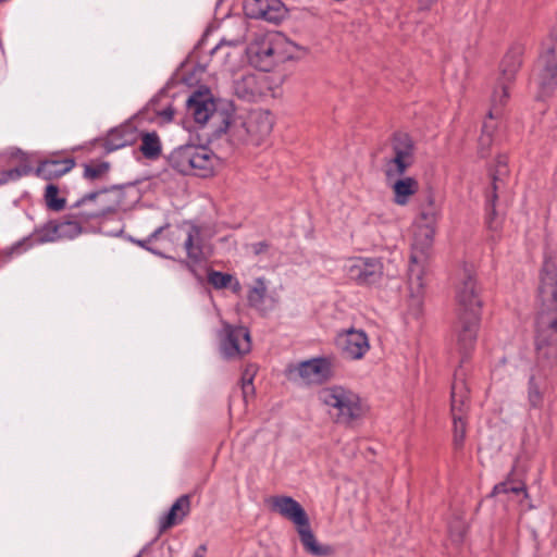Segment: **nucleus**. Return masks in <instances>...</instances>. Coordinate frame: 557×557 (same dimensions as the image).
Masks as SVG:
<instances>
[{
    "instance_id": "f257e3e1",
    "label": "nucleus",
    "mask_w": 557,
    "mask_h": 557,
    "mask_svg": "<svg viewBox=\"0 0 557 557\" xmlns=\"http://www.w3.org/2000/svg\"><path fill=\"white\" fill-rule=\"evenodd\" d=\"M537 305L536 360L528 387L529 405L535 409L542 407L547 379L557 368V269L550 261L544 262L540 274Z\"/></svg>"
},
{
    "instance_id": "f03ea898",
    "label": "nucleus",
    "mask_w": 557,
    "mask_h": 557,
    "mask_svg": "<svg viewBox=\"0 0 557 557\" xmlns=\"http://www.w3.org/2000/svg\"><path fill=\"white\" fill-rule=\"evenodd\" d=\"M537 305L536 360L528 387L529 405L535 409L542 407L547 379L557 368V269L550 261L544 262L540 274Z\"/></svg>"
},
{
    "instance_id": "7ed1b4c3",
    "label": "nucleus",
    "mask_w": 557,
    "mask_h": 557,
    "mask_svg": "<svg viewBox=\"0 0 557 557\" xmlns=\"http://www.w3.org/2000/svg\"><path fill=\"white\" fill-rule=\"evenodd\" d=\"M458 321L455 325V350L460 362H466L473 351L481 320L482 301L472 268L465 267L457 286Z\"/></svg>"
},
{
    "instance_id": "20e7f679",
    "label": "nucleus",
    "mask_w": 557,
    "mask_h": 557,
    "mask_svg": "<svg viewBox=\"0 0 557 557\" xmlns=\"http://www.w3.org/2000/svg\"><path fill=\"white\" fill-rule=\"evenodd\" d=\"M272 127L273 117L269 111L253 110L245 115L232 113L219 131L225 132L233 144L258 145L271 133Z\"/></svg>"
},
{
    "instance_id": "39448f33",
    "label": "nucleus",
    "mask_w": 557,
    "mask_h": 557,
    "mask_svg": "<svg viewBox=\"0 0 557 557\" xmlns=\"http://www.w3.org/2000/svg\"><path fill=\"white\" fill-rule=\"evenodd\" d=\"M170 166L184 175L211 176L221 159L207 146L188 144L175 148L168 158Z\"/></svg>"
},
{
    "instance_id": "423d86ee",
    "label": "nucleus",
    "mask_w": 557,
    "mask_h": 557,
    "mask_svg": "<svg viewBox=\"0 0 557 557\" xmlns=\"http://www.w3.org/2000/svg\"><path fill=\"white\" fill-rule=\"evenodd\" d=\"M440 216V207L435 203L434 195L429 191L420 207L416 231L411 244L410 258L413 265L418 262L432 261L435 228Z\"/></svg>"
},
{
    "instance_id": "0eeeda50",
    "label": "nucleus",
    "mask_w": 557,
    "mask_h": 557,
    "mask_svg": "<svg viewBox=\"0 0 557 557\" xmlns=\"http://www.w3.org/2000/svg\"><path fill=\"white\" fill-rule=\"evenodd\" d=\"M318 399L337 423L349 424L363 414L359 395L349 387L333 384L318 392Z\"/></svg>"
},
{
    "instance_id": "6e6552de",
    "label": "nucleus",
    "mask_w": 557,
    "mask_h": 557,
    "mask_svg": "<svg viewBox=\"0 0 557 557\" xmlns=\"http://www.w3.org/2000/svg\"><path fill=\"white\" fill-rule=\"evenodd\" d=\"M466 362H460L455 370L450 393V410L453 417V445L456 450L463 447L467 423L466 416L470 403V388L467 384Z\"/></svg>"
},
{
    "instance_id": "1a4fd4ad",
    "label": "nucleus",
    "mask_w": 557,
    "mask_h": 557,
    "mask_svg": "<svg viewBox=\"0 0 557 557\" xmlns=\"http://www.w3.org/2000/svg\"><path fill=\"white\" fill-rule=\"evenodd\" d=\"M534 81L537 85V99L553 95L557 87V33L545 44L534 66Z\"/></svg>"
},
{
    "instance_id": "9d476101",
    "label": "nucleus",
    "mask_w": 557,
    "mask_h": 557,
    "mask_svg": "<svg viewBox=\"0 0 557 557\" xmlns=\"http://www.w3.org/2000/svg\"><path fill=\"white\" fill-rule=\"evenodd\" d=\"M414 265L412 259L409 258L407 271L409 298L404 320L406 324L416 323L419 325V320L422 315L425 277L431 272L432 261L418 262Z\"/></svg>"
},
{
    "instance_id": "9b49d317",
    "label": "nucleus",
    "mask_w": 557,
    "mask_h": 557,
    "mask_svg": "<svg viewBox=\"0 0 557 557\" xmlns=\"http://www.w3.org/2000/svg\"><path fill=\"white\" fill-rule=\"evenodd\" d=\"M186 110L187 114L198 124H206L212 120L216 124L214 128L216 136L225 134V132H220L219 128L224 127V120L232 116L230 112L216 110V104L209 90L193 92L186 101Z\"/></svg>"
},
{
    "instance_id": "f8f14e48",
    "label": "nucleus",
    "mask_w": 557,
    "mask_h": 557,
    "mask_svg": "<svg viewBox=\"0 0 557 557\" xmlns=\"http://www.w3.org/2000/svg\"><path fill=\"white\" fill-rule=\"evenodd\" d=\"M245 24L240 23V32L236 38H223L211 50L210 61L208 66L212 71L233 72L242 62L244 49L240 45L244 42Z\"/></svg>"
},
{
    "instance_id": "ddd939ff",
    "label": "nucleus",
    "mask_w": 557,
    "mask_h": 557,
    "mask_svg": "<svg viewBox=\"0 0 557 557\" xmlns=\"http://www.w3.org/2000/svg\"><path fill=\"white\" fill-rule=\"evenodd\" d=\"M120 194L116 190L101 189L89 193L78 199L73 207L83 208L76 216L88 221L112 212L120 205Z\"/></svg>"
},
{
    "instance_id": "4468645a",
    "label": "nucleus",
    "mask_w": 557,
    "mask_h": 557,
    "mask_svg": "<svg viewBox=\"0 0 557 557\" xmlns=\"http://www.w3.org/2000/svg\"><path fill=\"white\" fill-rule=\"evenodd\" d=\"M391 150L387 174L401 176L414 163L416 144L408 133L397 131L391 137Z\"/></svg>"
},
{
    "instance_id": "2eb2a0df",
    "label": "nucleus",
    "mask_w": 557,
    "mask_h": 557,
    "mask_svg": "<svg viewBox=\"0 0 557 557\" xmlns=\"http://www.w3.org/2000/svg\"><path fill=\"white\" fill-rule=\"evenodd\" d=\"M218 337L220 354L225 359H236L250 351V335L243 326H233L223 322Z\"/></svg>"
},
{
    "instance_id": "dca6fc26",
    "label": "nucleus",
    "mask_w": 557,
    "mask_h": 557,
    "mask_svg": "<svg viewBox=\"0 0 557 557\" xmlns=\"http://www.w3.org/2000/svg\"><path fill=\"white\" fill-rule=\"evenodd\" d=\"M509 170L507 166V158L498 156L494 170L491 172V194L486 195V225L491 231H498L502 225V220L498 218L495 210V202L502 196L507 187L506 178Z\"/></svg>"
},
{
    "instance_id": "f3484780",
    "label": "nucleus",
    "mask_w": 557,
    "mask_h": 557,
    "mask_svg": "<svg viewBox=\"0 0 557 557\" xmlns=\"http://www.w3.org/2000/svg\"><path fill=\"white\" fill-rule=\"evenodd\" d=\"M281 36L275 33L260 34L244 50L249 63L262 72L272 66V57L275 53V44Z\"/></svg>"
},
{
    "instance_id": "a211bd4d",
    "label": "nucleus",
    "mask_w": 557,
    "mask_h": 557,
    "mask_svg": "<svg viewBox=\"0 0 557 557\" xmlns=\"http://www.w3.org/2000/svg\"><path fill=\"white\" fill-rule=\"evenodd\" d=\"M522 48L515 46L508 50L500 63V78L499 88L495 89L492 96V102L494 106H503L508 98V86L507 84L515 79V76L522 64Z\"/></svg>"
},
{
    "instance_id": "6ab92c4d",
    "label": "nucleus",
    "mask_w": 557,
    "mask_h": 557,
    "mask_svg": "<svg viewBox=\"0 0 557 557\" xmlns=\"http://www.w3.org/2000/svg\"><path fill=\"white\" fill-rule=\"evenodd\" d=\"M304 384H320L332 376L333 361L330 358H313L300 362L292 370Z\"/></svg>"
},
{
    "instance_id": "aec40b11",
    "label": "nucleus",
    "mask_w": 557,
    "mask_h": 557,
    "mask_svg": "<svg viewBox=\"0 0 557 557\" xmlns=\"http://www.w3.org/2000/svg\"><path fill=\"white\" fill-rule=\"evenodd\" d=\"M336 345L347 359L357 360L363 357L369 349L368 337L361 330L349 329L339 333Z\"/></svg>"
},
{
    "instance_id": "412c9836",
    "label": "nucleus",
    "mask_w": 557,
    "mask_h": 557,
    "mask_svg": "<svg viewBox=\"0 0 557 557\" xmlns=\"http://www.w3.org/2000/svg\"><path fill=\"white\" fill-rule=\"evenodd\" d=\"M245 12L251 18L277 23L285 16V7L281 0H246Z\"/></svg>"
},
{
    "instance_id": "4be33fe9",
    "label": "nucleus",
    "mask_w": 557,
    "mask_h": 557,
    "mask_svg": "<svg viewBox=\"0 0 557 557\" xmlns=\"http://www.w3.org/2000/svg\"><path fill=\"white\" fill-rule=\"evenodd\" d=\"M264 75L255 72H244L233 82L234 94L246 101H255L264 90Z\"/></svg>"
},
{
    "instance_id": "5701e85b",
    "label": "nucleus",
    "mask_w": 557,
    "mask_h": 557,
    "mask_svg": "<svg viewBox=\"0 0 557 557\" xmlns=\"http://www.w3.org/2000/svg\"><path fill=\"white\" fill-rule=\"evenodd\" d=\"M60 240L59 232H58V222L50 221L46 223L42 227L37 228L34 234L28 237L23 238L22 240L14 244L8 251V253L12 256H17L35 245L52 243Z\"/></svg>"
},
{
    "instance_id": "b1692460",
    "label": "nucleus",
    "mask_w": 557,
    "mask_h": 557,
    "mask_svg": "<svg viewBox=\"0 0 557 557\" xmlns=\"http://www.w3.org/2000/svg\"><path fill=\"white\" fill-rule=\"evenodd\" d=\"M267 504L270 506L271 510L280 513L285 519H288L296 527L305 524V521L308 519L301 505L289 496H271L267 499Z\"/></svg>"
},
{
    "instance_id": "393cba45",
    "label": "nucleus",
    "mask_w": 557,
    "mask_h": 557,
    "mask_svg": "<svg viewBox=\"0 0 557 557\" xmlns=\"http://www.w3.org/2000/svg\"><path fill=\"white\" fill-rule=\"evenodd\" d=\"M344 269L350 280L359 284H372L380 275L381 264L370 259L355 258L348 260Z\"/></svg>"
},
{
    "instance_id": "a878e982",
    "label": "nucleus",
    "mask_w": 557,
    "mask_h": 557,
    "mask_svg": "<svg viewBox=\"0 0 557 557\" xmlns=\"http://www.w3.org/2000/svg\"><path fill=\"white\" fill-rule=\"evenodd\" d=\"M183 231L186 234L184 247L189 259L194 262H198L206 258L209 252V248L202 236V231L197 225L185 223Z\"/></svg>"
},
{
    "instance_id": "bb28decb",
    "label": "nucleus",
    "mask_w": 557,
    "mask_h": 557,
    "mask_svg": "<svg viewBox=\"0 0 557 557\" xmlns=\"http://www.w3.org/2000/svg\"><path fill=\"white\" fill-rule=\"evenodd\" d=\"M247 300L250 307L261 312L271 311L275 307V298L268 293L267 283L263 278H257L250 285Z\"/></svg>"
},
{
    "instance_id": "cd10ccee",
    "label": "nucleus",
    "mask_w": 557,
    "mask_h": 557,
    "mask_svg": "<svg viewBox=\"0 0 557 557\" xmlns=\"http://www.w3.org/2000/svg\"><path fill=\"white\" fill-rule=\"evenodd\" d=\"M74 166V161L72 159H51L45 160L39 163L36 173L38 176L45 180H53L55 177L62 176L65 173L70 172Z\"/></svg>"
},
{
    "instance_id": "c85d7f7f",
    "label": "nucleus",
    "mask_w": 557,
    "mask_h": 557,
    "mask_svg": "<svg viewBox=\"0 0 557 557\" xmlns=\"http://www.w3.org/2000/svg\"><path fill=\"white\" fill-rule=\"evenodd\" d=\"M189 497L187 495H183L176 499L169 512L160 519V530L164 531L181 522L189 511Z\"/></svg>"
},
{
    "instance_id": "c756f323",
    "label": "nucleus",
    "mask_w": 557,
    "mask_h": 557,
    "mask_svg": "<svg viewBox=\"0 0 557 557\" xmlns=\"http://www.w3.org/2000/svg\"><path fill=\"white\" fill-rule=\"evenodd\" d=\"M394 201L399 206H406L411 196L417 194L419 183L413 177H404L393 184Z\"/></svg>"
},
{
    "instance_id": "7c9ffc66",
    "label": "nucleus",
    "mask_w": 557,
    "mask_h": 557,
    "mask_svg": "<svg viewBox=\"0 0 557 557\" xmlns=\"http://www.w3.org/2000/svg\"><path fill=\"white\" fill-rule=\"evenodd\" d=\"M133 140L134 134L128 126L114 128L108 134L104 143V148L107 151H114L127 145H131Z\"/></svg>"
},
{
    "instance_id": "2f4dec72",
    "label": "nucleus",
    "mask_w": 557,
    "mask_h": 557,
    "mask_svg": "<svg viewBox=\"0 0 557 557\" xmlns=\"http://www.w3.org/2000/svg\"><path fill=\"white\" fill-rule=\"evenodd\" d=\"M296 528L300 537V542L308 553L314 556H321L324 554L323 547L318 544L310 529L309 519L305 521V524H299Z\"/></svg>"
},
{
    "instance_id": "473e14b6",
    "label": "nucleus",
    "mask_w": 557,
    "mask_h": 557,
    "mask_svg": "<svg viewBox=\"0 0 557 557\" xmlns=\"http://www.w3.org/2000/svg\"><path fill=\"white\" fill-rule=\"evenodd\" d=\"M496 110V106L494 109L488 112V119L484 121L482 126V134L479 138V154L481 158H486L490 153V147L492 146V132L494 129L493 120L495 117L494 111Z\"/></svg>"
},
{
    "instance_id": "72a5a7b5",
    "label": "nucleus",
    "mask_w": 557,
    "mask_h": 557,
    "mask_svg": "<svg viewBox=\"0 0 557 557\" xmlns=\"http://www.w3.org/2000/svg\"><path fill=\"white\" fill-rule=\"evenodd\" d=\"M521 492H523L525 496L528 495L525 492L524 483L521 480L516 479L513 472H511L506 481L500 482L494 486L492 495H498L500 493L519 494Z\"/></svg>"
},
{
    "instance_id": "f704fd0d",
    "label": "nucleus",
    "mask_w": 557,
    "mask_h": 557,
    "mask_svg": "<svg viewBox=\"0 0 557 557\" xmlns=\"http://www.w3.org/2000/svg\"><path fill=\"white\" fill-rule=\"evenodd\" d=\"M140 150L146 158H156L161 152V145L156 133H146L141 138Z\"/></svg>"
},
{
    "instance_id": "c9c22d12",
    "label": "nucleus",
    "mask_w": 557,
    "mask_h": 557,
    "mask_svg": "<svg viewBox=\"0 0 557 557\" xmlns=\"http://www.w3.org/2000/svg\"><path fill=\"white\" fill-rule=\"evenodd\" d=\"M45 200L47 207L53 211H60L65 207V199L59 197V189L55 185L49 184L46 187Z\"/></svg>"
},
{
    "instance_id": "e433bc0d",
    "label": "nucleus",
    "mask_w": 557,
    "mask_h": 557,
    "mask_svg": "<svg viewBox=\"0 0 557 557\" xmlns=\"http://www.w3.org/2000/svg\"><path fill=\"white\" fill-rule=\"evenodd\" d=\"M60 239H73L81 234L82 227L76 221H63L58 223Z\"/></svg>"
},
{
    "instance_id": "4c0bfd02",
    "label": "nucleus",
    "mask_w": 557,
    "mask_h": 557,
    "mask_svg": "<svg viewBox=\"0 0 557 557\" xmlns=\"http://www.w3.org/2000/svg\"><path fill=\"white\" fill-rule=\"evenodd\" d=\"M32 172V168L28 165H21L10 170L2 171L0 174V185L15 182L24 175Z\"/></svg>"
},
{
    "instance_id": "58836bf2",
    "label": "nucleus",
    "mask_w": 557,
    "mask_h": 557,
    "mask_svg": "<svg viewBox=\"0 0 557 557\" xmlns=\"http://www.w3.org/2000/svg\"><path fill=\"white\" fill-rule=\"evenodd\" d=\"M109 171V163L108 162H99L95 164H86L84 176L89 180H95L98 177H101L103 174H106Z\"/></svg>"
},
{
    "instance_id": "ea45409f",
    "label": "nucleus",
    "mask_w": 557,
    "mask_h": 557,
    "mask_svg": "<svg viewBox=\"0 0 557 557\" xmlns=\"http://www.w3.org/2000/svg\"><path fill=\"white\" fill-rule=\"evenodd\" d=\"M208 281L215 288H224L231 283L232 276L230 274L212 271L208 275Z\"/></svg>"
},
{
    "instance_id": "a19ab883",
    "label": "nucleus",
    "mask_w": 557,
    "mask_h": 557,
    "mask_svg": "<svg viewBox=\"0 0 557 557\" xmlns=\"http://www.w3.org/2000/svg\"><path fill=\"white\" fill-rule=\"evenodd\" d=\"M242 389H243L244 399L247 400L248 395L252 394V392H253L252 380L251 379L244 380Z\"/></svg>"
},
{
    "instance_id": "79ce46f5",
    "label": "nucleus",
    "mask_w": 557,
    "mask_h": 557,
    "mask_svg": "<svg viewBox=\"0 0 557 557\" xmlns=\"http://www.w3.org/2000/svg\"><path fill=\"white\" fill-rule=\"evenodd\" d=\"M159 116L162 122L169 123L173 120L174 110L171 107H168L159 113Z\"/></svg>"
},
{
    "instance_id": "37998d69",
    "label": "nucleus",
    "mask_w": 557,
    "mask_h": 557,
    "mask_svg": "<svg viewBox=\"0 0 557 557\" xmlns=\"http://www.w3.org/2000/svg\"><path fill=\"white\" fill-rule=\"evenodd\" d=\"M437 0H420L419 1V9L420 10H430L431 7L436 2Z\"/></svg>"
},
{
    "instance_id": "c03bdc74",
    "label": "nucleus",
    "mask_w": 557,
    "mask_h": 557,
    "mask_svg": "<svg viewBox=\"0 0 557 557\" xmlns=\"http://www.w3.org/2000/svg\"><path fill=\"white\" fill-rule=\"evenodd\" d=\"M252 248H253L255 253H261L267 248V244L261 242V243L252 245Z\"/></svg>"
},
{
    "instance_id": "a18cd8bd",
    "label": "nucleus",
    "mask_w": 557,
    "mask_h": 557,
    "mask_svg": "<svg viewBox=\"0 0 557 557\" xmlns=\"http://www.w3.org/2000/svg\"><path fill=\"white\" fill-rule=\"evenodd\" d=\"M206 546L201 545L195 553L194 557H205Z\"/></svg>"
},
{
    "instance_id": "49530a36",
    "label": "nucleus",
    "mask_w": 557,
    "mask_h": 557,
    "mask_svg": "<svg viewBox=\"0 0 557 557\" xmlns=\"http://www.w3.org/2000/svg\"><path fill=\"white\" fill-rule=\"evenodd\" d=\"M163 231V227H158L152 234H151V238H157L158 235Z\"/></svg>"
},
{
    "instance_id": "de8ad7c7",
    "label": "nucleus",
    "mask_w": 557,
    "mask_h": 557,
    "mask_svg": "<svg viewBox=\"0 0 557 557\" xmlns=\"http://www.w3.org/2000/svg\"><path fill=\"white\" fill-rule=\"evenodd\" d=\"M239 288V283L236 282L235 286H234V290H237Z\"/></svg>"
},
{
    "instance_id": "09e8293b",
    "label": "nucleus",
    "mask_w": 557,
    "mask_h": 557,
    "mask_svg": "<svg viewBox=\"0 0 557 557\" xmlns=\"http://www.w3.org/2000/svg\"><path fill=\"white\" fill-rule=\"evenodd\" d=\"M140 246L145 247L143 242H137Z\"/></svg>"
}]
</instances>
